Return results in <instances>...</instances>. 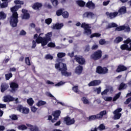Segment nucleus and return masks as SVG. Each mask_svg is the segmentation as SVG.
Listing matches in <instances>:
<instances>
[{"label": "nucleus", "instance_id": "nucleus-60", "mask_svg": "<svg viewBox=\"0 0 131 131\" xmlns=\"http://www.w3.org/2000/svg\"><path fill=\"white\" fill-rule=\"evenodd\" d=\"M72 90L75 93H78V86H73Z\"/></svg>", "mask_w": 131, "mask_h": 131}, {"label": "nucleus", "instance_id": "nucleus-52", "mask_svg": "<svg viewBox=\"0 0 131 131\" xmlns=\"http://www.w3.org/2000/svg\"><path fill=\"white\" fill-rule=\"evenodd\" d=\"M46 95L47 96V97H50V98H53V100H55V101H57V99L55 98V97H54V96L52 95V94H51V93L47 92Z\"/></svg>", "mask_w": 131, "mask_h": 131}, {"label": "nucleus", "instance_id": "nucleus-41", "mask_svg": "<svg viewBox=\"0 0 131 131\" xmlns=\"http://www.w3.org/2000/svg\"><path fill=\"white\" fill-rule=\"evenodd\" d=\"M18 128L20 130H25V129H27V126L25 125H20L18 126Z\"/></svg>", "mask_w": 131, "mask_h": 131}, {"label": "nucleus", "instance_id": "nucleus-37", "mask_svg": "<svg viewBox=\"0 0 131 131\" xmlns=\"http://www.w3.org/2000/svg\"><path fill=\"white\" fill-rule=\"evenodd\" d=\"M101 34L99 33H94L91 35L90 38H93V37H100Z\"/></svg>", "mask_w": 131, "mask_h": 131}, {"label": "nucleus", "instance_id": "nucleus-13", "mask_svg": "<svg viewBox=\"0 0 131 131\" xmlns=\"http://www.w3.org/2000/svg\"><path fill=\"white\" fill-rule=\"evenodd\" d=\"M42 8V4L41 3L36 2L32 5V9L36 11H39Z\"/></svg>", "mask_w": 131, "mask_h": 131}, {"label": "nucleus", "instance_id": "nucleus-56", "mask_svg": "<svg viewBox=\"0 0 131 131\" xmlns=\"http://www.w3.org/2000/svg\"><path fill=\"white\" fill-rule=\"evenodd\" d=\"M109 92V89H106L104 90L102 92H101L102 96H105V95H107V94Z\"/></svg>", "mask_w": 131, "mask_h": 131}, {"label": "nucleus", "instance_id": "nucleus-7", "mask_svg": "<svg viewBox=\"0 0 131 131\" xmlns=\"http://www.w3.org/2000/svg\"><path fill=\"white\" fill-rule=\"evenodd\" d=\"M81 28L84 29V33L87 35H91L92 34V30L91 29V27L88 24L85 23H82L81 25Z\"/></svg>", "mask_w": 131, "mask_h": 131}, {"label": "nucleus", "instance_id": "nucleus-45", "mask_svg": "<svg viewBox=\"0 0 131 131\" xmlns=\"http://www.w3.org/2000/svg\"><path fill=\"white\" fill-rule=\"evenodd\" d=\"M62 17L63 18H68L69 17V13H68V12L64 11V12H62Z\"/></svg>", "mask_w": 131, "mask_h": 131}, {"label": "nucleus", "instance_id": "nucleus-34", "mask_svg": "<svg viewBox=\"0 0 131 131\" xmlns=\"http://www.w3.org/2000/svg\"><path fill=\"white\" fill-rule=\"evenodd\" d=\"M7 18V15H5V12L4 11L0 12V20H4Z\"/></svg>", "mask_w": 131, "mask_h": 131}, {"label": "nucleus", "instance_id": "nucleus-58", "mask_svg": "<svg viewBox=\"0 0 131 131\" xmlns=\"http://www.w3.org/2000/svg\"><path fill=\"white\" fill-rule=\"evenodd\" d=\"M63 84H65V82L62 81L58 82L57 83L55 84V86H61V85H63Z\"/></svg>", "mask_w": 131, "mask_h": 131}, {"label": "nucleus", "instance_id": "nucleus-21", "mask_svg": "<svg viewBox=\"0 0 131 131\" xmlns=\"http://www.w3.org/2000/svg\"><path fill=\"white\" fill-rule=\"evenodd\" d=\"M105 14L107 17H109L111 19H113L114 18H115V17H117L118 15V12H115L109 13V12H106Z\"/></svg>", "mask_w": 131, "mask_h": 131}, {"label": "nucleus", "instance_id": "nucleus-20", "mask_svg": "<svg viewBox=\"0 0 131 131\" xmlns=\"http://www.w3.org/2000/svg\"><path fill=\"white\" fill-rule=\"evenodd\" d=\"M64 26V24L63 23H57L55 25H53L52 29H56V30H59L61 29Z\"/></svg>", "mask_w": 131, "mask_h": 131}, {"label": "nucleus", "instance_id": "nucleus-1", "mask_svg": "<svg viewBox=\"0 0 131 131\" xmlns=\"http://www.w3.org/2000/svg\"><path fill=\"white\" fill-rule=\"evenodd\" d=\"M21 5H15L11 8V11L12 13V15L10 17V24L12 27H17L18 25V22H19V15L17 11L21 8Z\"/></svg>", "mask_w": 131, "mask_h": 131}, {"label": "nucleus", "instance_id": "nucleus-33", "mask_svg": "<svg viewBox=\"0 0 131 131\" xmlns=\"http://www.w3.org/2000/svg\"><path fill=\"white\" fill-rule=\"evenodd\" d=\"M121 50H122V51H124L126 50V51H128V45L126 44H123L121 45L120 46Z\"/></svg>", "mask_w": 131, "mask_h": 131}, {"label": "nucleus", "instance_id": "nucleus-35", "mask_svg": "<svg viewBox=\"0 0 131 131\" xmlns=\"http://www.w3.org/2000/svg\"><path fill=\"white\" fill-rule=\"evenodd\" d=\"M63 11H64V9L61 8L56 11V15L57 16H61L63 15Z\"/></svg>", "mask_w": 131, "mask_h": 131}, {"label": "nucleus", "instance_id": "nucleus-30", "mask_svg": "<svg viewBox=\"0 0 131 131\" xmlns=\"http://www.w3.org/2000/svg\"><path fill=\"white\" fill-rule=\"evenodd\" d=\"M114 116V120H118V119H120V117H121L122 114H115L113 113Z\"/></svg>", "mask_w": 131, "mask_h": 131}, {"label": "nucleus", "instance_id": "nucleus-53", "mask_svg": "<svg viewBox=\"0 0 131 131\" xmlns=\"http://www.w3.org/2000/svg\"><path fill=\"white\" fill-rule=\"evenodd\" d=\"M52 18H47L46 19H45V23L46 24H48V25H50V24H51V23H52Z\"/></svg>", "mask_w": 131, "mask_h": 131}, {"label": "nucleus", "instance_id": "nucleus-9", "mask_svg": "<svg viewBox=\"0 0 131 131\" xmlns=\"http://www.w3.org/2000/svg\"><path fill=\"white\" fill-rule=\"evenodd\" d=\"M108 68L107 67H102L101 66H98L96 68V73L98 74H107L108 73Z\"/></svg>", "mask_w": 131, "mask_h": 131}, {"label": "nucleus", "instance_id": "nucleus-50", "mask_svg": "<svg viewBox=\"0 0 131 131\" xmlns=\"http://www.w3.org/2000/svg\"><path fill=\"white\" fill-rule=\"evenodd\" d=\"M48 48H55L56 47V44L55 43L50 42L48 44Z\"/></svg>", "mask_w": 131, "mask_h": 131}, {"label": "nucleus", "instance_id": "nucleus-62", "mask_svg": "<svg viewBox=\"0 0 131 131\" xmlns=\"http://www.w3.org/2000/svg\"><path fill=\"white\" fill-rule=\"evenodd\" d=\"M99 43L101 46H103V45H105V43H106V41H105V39H101L99 40Z\"/></svg>", "mask_w": 131, "mask_h": 131}, {"label": "nucleus", "instance_id": "nucleus-44", "mask_svg": "<svg viewBox=\"0 0 131 131\" xmlns=\"http://www.w3.org/2000/svg\"><path fill=\"white\" fill-rule=\"evenodd\" d=\"M120 92L118 94H117L113 98V102H115L117 99H119V97H120Z\"/></svg>", "mask_w": 131, "mask_h": 131}, {"label": "nucleus", "instance_id": "nucleus-38", "mask_svg": "<svg viewBox=\"0 0 131 131\" xmlns=\"http://www.w3.org/2000/svg\"><path fill=\"white\" fill-rule=\"evenodd\" d=\"M12 77H13V74H12V73L5 74V78L6 80H9L10 78H12Z\"/></svg>", "mask_w": 131, "mask_h": 131}, {"label": "nucleus", "instance_id": "nucleus-17", "mask_svg": "<svg viewBox=\"0 0 131 131\" xmlns=\"http://www.w3.org/2000/svg\"><path fill=\"white\" fill-rule=\"evenodd\" d=\"M52 116H54V120H58L59 119V117L61 115V111L57 110L55 111L52 113Z\"/></svg>", "mask_w": 131, "mask_h": 131}, {"label": "nucleus", "instance_id": "nucleus-18", "mask_svg": "<svg viewBox=\"0 0 131 131\" xmlns=\"http://www.w3.org/2000/svg\"><path fill=\"white\" fill-rule=\"evenodd\" d=\"M101 83V81L100 80H94L91 81L89 84V86H97L99 85Z\"/></svg>", "mask_w": 131, "mask_h": 131}, {"label": "nucleus", "instance_id": "nucleus-40", "mask_svg": "<svg viewBox=\"0 0 131 131\" xmlns=\"http://www.w3.org/2000/svg\"><path fill=\"white\" fill-rule=\"evenodd\" d=\"M81 101L83 102V104H90V101H89V100H88L85 97H82Z\"/></svg>", "mask_w": 131, "mask_h": 131}, {"label": "nucleus", "instance_id": "nucleus-59", "mask_svg": "<svg viewBox=\"0 0 131 131\" xmlns=\"http://www.w3.org/2000/svg\"><path fill=\"white\" fill-rule=\"evenodd\" d=\"M131 102V97H129L128 98H127L126 99V100L124 102V104L125 105H127L128 104H129V103H130Z\"/></svg>", "mask_w": 131, "mask_h": 131}, {"label": "nucleus", "instance_id": "nucleus-23", "mask_svg": "<svg viewBox=\"0 0 131 131\" xmlns=\"http://www.w3.org/2000/svg\"><path fill=\"white\" fill-rule=\"evenodd\" d=\"M127 10L126 7L125 6H122L119 10L117 13L119 15H124V14H126Z\"/></svg>", "mask_w": 131, "mask_h": 131}, {"label": "nucleus", "instance_id": "nucleus-29", "mask_svg": "<svg viewBox=\"0 0 131 131\" xmlns=\"http://www.w3.org/2000/svg\"><path fill=\"white\" fill-rule=\"evenodd\" d=\"M30 130L31 131H39V128L37 126H33L32 125H30Z\"/></svg>", "mask_w": 131, "mask_h": 131}, {"label": "nucleus", "instance_id": "nucleus-8", "mask_svg": "<svg viewBox=\"0 0 131 131\" xmlns=\"http://www.w3.org/2000/svg\"><path fill=\"white\" fill-rule=\"evenodd\" d=\"M17 111L23 113V114H28L29 113V108L23 106L22 105L19 104L16 107Z\"/></svg>", "mask_w": 131, "mask_h": 131}, {"label": "nucleus", "instance_id": "nucleus-15", "mask_svg": "<svg viewBox=\"0 0 131 131\" xmlns=\"http://www.w3.org/2000/svg\"><path fill=\"white\" fill-rule=\"evenodd\" d=\"M127 70V68L123 64H120L118 66L116 69V72L119 73V72H122L123 71H126Z\"/></svg>", "mask_w": 131, "mask_h": 131}, {"label": "nucleus", "instance_id": "nucleus-57", "mask_svg": "<svg viewBox=\"0 0 131 131\" xmlns=\"http://www.w3.org/2000/svg\"><path fill=\"white\" fill-rule=\"evenodd\" d=\"M36 43H37V42H36V40H33L32 41V46L31 47V49H35V48H36Z\"/></svg>", "mask_w": 131, "mask_h": 131}, {"label": "nucleus", "instance_id": "nucleus-26", "mask_svg": "<svg viewBox=\"0 0 131 131\" xmlns=\"http://www.w3.org/2000/svg\"><path fill=\"white\" fill-rule=\"evenodd\" d=\"M123 40V38L121 36L116 37L114 40V43L118 44L119 42H121Z\"/></svg>", "mask_w": 131, "mask_h": 131}, {"label": "nucleus", "instance_id": "nucleus-2", "mask_svg": "<svg viewBox=\"0 0 131 131\" xmlns=\"http://www.w3.org/2000/svg\"><path fill=\"white\" fill-rule=\"evenodd\" d=\"M43 33H40L39 36L36 39V41L37 43L41 44L42 47H45L49 43V41H52V36H53V32H50L47 33L45 35V37H41L40 36L42 35Z\"/></svg>", "mask_w": 131, "mask_h": 131}, {"label": "nucleus", "instance_id": "nucleus-43", "mask_svg": "<svg viewBox=\"0 0 131 131\" xmlns=\"http://www.w3.org/2000/svg\"><path fill=\"white\" fill-rule=\"evenodd\" d=\"M121 111H122V108H121V107H119L118 108H117L116 110H115L114 111L113 113L121 114V113H120V112H121Z\"/></svg>", "mask_w": 131, "mask_h": 131}, {"label": "nucleus", "instance_id": "nucleus-3", "mask_svg": "<svg viewBox=\"0 0 131 131\" xmlns=\"http://www.w3.org/2000/svg\"><path fill=\"white\" fill-rule=\"evenodd\" d=\"M55 69H57L59 71L61 72V75L63 76H70L71 75V73L67 72L68 69H67V65L66 63L63 62H58L55 64Z\"/></svg>", "mask_w": 131, "mask_h": 131}, {"label": "nucleus", "instance_id": "nucleus-6", "mask_svg": "<svg viewBox=\"0 0 131 131\" xmlns=\"http://www.w3.org/2000/svg\"><path fill=\"white\" fill-rule=\"evenodd\" d=\"M117 24H115V23H112L109 24L106 28V29H110V28H115V31H122V30H124V26H119Z\"/></svg>", "mask_w": 131, "mask_h": 131}, {"label": "nucleus", "instance_id": "nucleus-22", "mask_svg": "<svg viewBox=\"0 0 131 131\" xmlns=\"http://www.w3.org/2000/svg\"><path fill=\"white\" fill-rule=\"evenodd\" d=\"M9 89V84L7 83H2L1 85V90L2 93H4L5 91H7Z\"/></svg>", "mask_w": 131, "mask_h": 131}, {"label": "nucleus", "instance_id": "nucleus-10", "mask_svg": "<svg viewBox=\"0 0 131 131\" xmlns=\"http://www.w3.org/2000/svg\"><path fill=\"white\" fill-rule=\"evenodd\" d=\"M63 120L66 122L67 125H71L75 123V120L74 118L71 119V118L69 116H67L63 118Z\"/></svg>", "mask_w": 131, "mask_h": 131}, {"label": "nucleus", "instance_id": "nucleus-12", "mask_svg": "<svg viewBox=\"0 0 131 131\" xmlns=\"http://www.w3.org/2000/svg\"><path fill=\"white\" fill-rule=\"evenodd\" d=\"M74 59L76 60V62L79 64V65H84L85 64V59L83 58L82 56L78 57L77 55L74 56Z\"/></svg>", "mask_w": 131, "mask_h": 131}, {"label": "nucleus", "instance_id": "nucleus-61", "mask_svg": "<svg viewBox=\"0 0 131 131\" xmlns=\"http://www.w3.org/2000/svg\"><path fill=\"white\" fill-rule=\"evenodd\" d=\"M105 101L106 102H111L112 101V97H106L104 98Z\"/></svg>", "mask_w": 131, "mask_h": 131}, {"label": "nucleus", "instance_id": "nucleus-16", "mask_svg": "<svg viewBox=\"0 0 131 131\" xmlns=\"http://www.w3.org/2000/svg\"><path fill=\"white\" fill-rule=\"evenodd\" d=\"M85 7L88 8L90 10H94L96 8V5L93 3V1H89L85 5Z\"/></svg>", "mask_w": 131, "mask_h": 131}, {"label": "nucleus", "instance_id": "nucleus-54", "mask_svg": "<svg viewBox=\"0 0 131 131\" xmlns=\"http://www.w3.org/2000/svg\"><path fill=\"white\" fill-rule=\"evenodd\" d=\"M51 2L52 3V5H53V6L55 7H57L59 4L58 0H51Z\"/></svg>", "mask_w": 131, "mask_h": 131}, {"label": "nucleus", "instance_id": "nucleus-63", "mask_svg": "<svg viewBox=\"0 0 131 131\" xmlns=\"http://www.w3.org/2000/svg\"><path fill=\"white\" fill-rule=\"evenodd\" d=\"M31 110L32 112H36V111L37 110V108H36L35 106H31Z\"/></svg>", "mask_w": 131, "mask_h": 131}, {"label": "nucleus", "instance_id": "nucleus-39", "mask_svg": "<svg viewBox=\"0 0 131 131\" xmlns=\"http://www.w3.org/2000/svg\"><path fill=\"white\" fill-rule=\"evenodd\" d=\"M25 63L28 66H30L31 65V62H30L29 57H26L25 58Z\"/></svg>", "mask_w": 131, "mask_h": 131}, {"label": "nucleus", "instance_id": "nucleus-49", "mask_svg": "<svg viewBox=\"0 0 131 131\" xmlns=\"http://www.w3.org/2000/svg\"><path fill=\"white\" fill-rule=\"evenodd\" d=\"M14 4L15 5H24V2L23 1H20V0L14 1Z\"/></svg>", "mask_w": 131, "mask_h": 131}, {"label": "nucleus", "instance_id": "nucleus-36", "mask_svg": "<svg viewBox=\"0 0 131 131\" xmlns=\"http://www.w3.org/2000/svg\"><path fill=\"white\" fill-rule=\"evenodd\" d=\"M9 118L11 120H18V116L15 114H12L9 116Z\"/></svg>", "mask_w": 131, "mask_h": 131}, {"label": "nucleus", "instance_id": "nucleus-14", "mask_svg": "<svg viewBox=\"0 0 131 131\" xmlns=\"http://www.w3.org/2000/svg\"><path fill=\"white\" fill-rule=\"evenodd\" d=\"M15 101V98L11 95H6L4 97V102L5 103H9V102H13Z\"/></svg>", "mask_w": 131, "mask_h": 131}, {"label": "nucleus", "instance_id": "nucleus-64", "mask_svg": "<svg viewBox=\"0 0 131 131\" xmlns=\"http://www.w3.org/2000/svg\"><path fill=\"white\" fill-rule=\"evenodd\" d=\"M19 35H26V32L24 30H22L19 33Z\"/></svg>", "mask_w": 131, "mask_h": 131}, {"label": "nucleus", "instance_id": "nucleus-28", "mask_svg": "<svg viewBox=\"0 0 131 131\" xmlns=\"http://www.w3.org/2000/svg\"><path fill=\"white\" fill-rule=\"evenodd\" d=\"M127 88V85L126 84L121 82L119 86V91H121V90H124V89H126Z\"/></svg>", "mask_w": 131, "mask_h": 131}, {"label": "nucleus", "instance_id": "nucleus-55", "mask_svg": "<svg viewBox=\"0 0 131 131\" xmlns=\"http://www.w3.org/2000/svg\"><path fill=\"white\" fill-rule=\"evenodd\" d=\"M123 42L125 45H128V43H131V39L129 38H128L126 39V40H124Z\"/></svg>", "mask_w": 131, "mask_h": 131}, {"label": "nucleus", "instance_id": "nucleus-27", "mask_svg": "<svg viewBox=\"0 0 131 131\" xmlns=\"http://www.w3.org/2000/svg\"><path fill=\"white\" fill-rule=\"evenodd\" d=\"M77 4L79 7H83L85 6V2L82 0H78L77 1Z\"/></svg>", "mask_w": 131, "mask_h": 131}, {"label": "nucleus", "instance_id": "nucleus-47", "mask_svg": "<svg viewBox=\"0 0 131 131\" xmlns=\"http://www.w3.org/2000/svg\"><path fill=\"white\" fill-rule=\"evenodd\" d=\"M98 128L100 131L104 130V129H106V126L104 125V124H101L98 126Z\"/></svg>", "mask_w": 131, "mask_h": 131}, {"label": "nucleus", "instance_id": "nucleus-42", "mask_svg": "<svg viewBox=\"0 0 131 131\" xmlns=\"http://www.w3.org/2000/svg\"><path fill=\"white\" fill-rule=\"evenodd\" d=\"M65 56H66V54L65 53L59 52L57 54V57L58 58H63L65 57Z\"/></svg>", "mask_w": 131, "mask_h": 131}, {"label": "nucleus", "instance_id": "nucleus-5", "mask_svg": "<svg viewBox=\"0 0 131 131\" xmlns=\"http://www.w3.org/2000/svg\"><path fill=\"white\" fill-rule=\"evenodd\" d=\"M101 58H102V51L101 50H98L94 52L90 56V59L94 60V61L100 60Z\"/></svg>", "mask_w": 131, "mask_h": 131}, {"label": "nucleus", "instance_id": "nucleus-11", "mask_svg": "<svg viewBox=\"0 0 131 131\" xmlns=\"http://www.w3.org/2000/svg\"><path fill=\"white\" fill-rule=\"evenodd\" d=\"M21 13H23V14L21 15V17L23 20H27L30 18V14H29L28 10L23 9Z\"/></svg>", "mask_w": 131, "mask_h": 131}, {"label": "nucleus", "instance_id": "nucleus-46", "mask_svg": "<svg viewBox=\"0 0 131 131\" xmlns=\"http://www.w3.org/2000/svg\"><path fill=\"white\" fill-rule=\"evenodd\" d=\"M45 59H46V60H53L54 57L51 54H47L45 56Z\"/></svg>", "mask_w": 131, "mask_h": 131}, {"label": "nucleus", "instance_id": "nucleus-32", "mask_svg": "<svg viewBox=\"0 0 131 131\" xmlns=\"http://www.w3.org/2000/svg\"><path fill=\"white\" fill-rule=\"evenodd\" d=\"M46 104H47V102L42 100H39L36 105L38 107H40V106H43V105H46Z\"/></svg>", "mask_w": 131, "mask_h": 131}, {"label": "nucleus", "instance_id": "nucleus-4", "mask_svg": "<svg viewBox=\"0 0 131 131\" xmlns=\"http://www.w3.org/2000/svg\"><path fill=\"white\" fill-rule=\"evenodd\" d=\"M107 114V111L105 110L100 112L99 114L96 115H92L89 117L88 118L89 121H93V120H96L97 119H102L103 116Z\"/></svg>", "mask_w": 131, "mask_h": 131}, {"label": "nucleus", "instance_id": "nucleus-51", "mask_svg": "<svg viewBox=\"0 0 131 131\" xmlns=\"http://www.w3.org/2000/svg\"><path fill=\"white\" fill-rule=\"evenodd\" d=\"M84 52L86 53H88V52H90L91 51V47L90 45H88L85 46V49H84Z\"/></svg>", "mask_w": 131, "mask_h": 131}, {"label": "nucleus", "instance_id": "nucleus-31", "mask_svg": "<svg viewBox=\"0 0 131 131\" xmlns=\"http://www.w3.org/2000/svg\"><path fill=\"white\" fill-rule=\"evenodd\" d=\"M27 103L29 106H32L34 104V100L32 99V98H30L27 100Z\"/></svg>", "mask_w": 131, "mask_h": 131}, {"label": "nucleus", "instance_id": "nucleus-25", "mask_svg": "<svg viewBox=\"0 0 131 131\" xmlns=\"http://www.w3.org/2000/svg\"><path fill=\"white\" fill-rule=\"evenodd\" d=\"M95 16V14L92 12H86L83 14V18H93Z\"/></svg>", "mask_w": 131, "mask_h": 131}, {"label": "nucleus", "instance_id": "nucleus-19", "mask_svg": "<svg viewBox=\"0 0 131 131\" xmlns=\"http://www.w3.org/2000/svg\"><path fill=\"white\" fill-rule=\"evenodd\" d=\"M10 88L11 89V92H16V89L19 88V85L16 83L12 82L10 83Z\"/></svg>", "mask_w": 131, "mask_h": 131}, {"label": "nucleus", "instance_id": "nucleus-48", "mask_svg": "<svg viewBox=\"0 0 131 131\" xmlns=\"http://www.w3.org/2000/svg\"><path fill=\"white\" fill-rule=\"evenodd\" d=\"M1 9H4V8H7L8 7V2H4L0 5Z\"/></svg>", "mask_w": 131, "mask_h": 131}, {"label": "nucleus", "instance_id": "nucleus-24", "mask_svg": "<svg viewBox=\"0 0 131 131\" xmlns=\"http://www.w3.org/2000/svg\"><path fill=\"white\" fill-rule=\"evenodd\" d=\"M83 70V67L80 65L78 66L75 70V73L80 75L81 73H82V71Z\"/></svg>", "mask_w": 131, "mask_h": 131}]
</instances>
